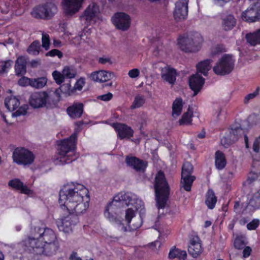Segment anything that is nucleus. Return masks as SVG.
Wrapping results in <instances>:
<instances>
[{"label":"nucleus","mask_w":260,"mask_h":260,"mask_svg":"<svg viewBox=\"0 0 260 260\" xmlns=\"http://www.w3.org/2000/svg\"><path fill=\"white\" fill-rule=\"evenodd\" d=\"M176 71L173 68L169 69L165 75V80L173 85L176 81Z\"/></svg>","instance_id":"nucleus-44"},{"label":"nucleus","mask_w":260,"mask_h":260,"mask_svg":"<svg viewBox=\"0 0 260 260\" xmlns=\"http://www.w3.org/2000/svg\"><path fill=\"white\" fill-rule=\"evenodd\" d=\"M41 240L39 237L31 235V236L23 240L21 243V245L24 247L25 250H28L35 254H43L47 256L53 255L47 253L46 246L44 243L43 244L40 242Z\"/></svg>","instance_id":"nucleus-7"},{"label":"nucleus","mask_w":260,"mask_h":260,"mask_svg":"<svg viewBox=\"0 0 260 260\" xmlns=\"http://www.w3.org/2000/svg\"><path fill=\"white\" fill-rule=\"evenodd\" d=\"M193 166L189 162L184 163L182 168L181 177L192 176Z\"/></svg>","instance_id":"nucleus-42"},{"label":"nucleus","mask_w":260,"mask_h":260,"mask_svg":"<svg viewBox=\"0 0 260 260\" xmlns=\"http://www.w3.org/2000/svg\"><path fill=\"white\" fill-rule=\"evenodd\" d=\"M88 191L83 185L77 184H68L64 185L60 190L59 204L60 206L64 205L65 203L73 204V201L81 202L86 201V198H89Z\"/></svg>","instance_id":"nucleus-1"},{"label":"nucleus","mask_w":260,"mask_h":260,"mask_svg":"<svg viewBox=\"0 0 260 260\" xmlns=\"http://www.w3.org/2000/svg\"><path fill=\"white\" fill-rule=\"evenodd\" d=\"M140 71L138 69H134L130 70L128 72V75L131 78H134L139 76Z\"/></svg>","instance_id":"nucleus-64"},{"label":"nucleus","mask_w":260,"mask_h":260,"mask_svg":"<svg viewBox=\"0 0 260 260\" xmlns=\"http://www.w3.org/2000/svg\"><path fill=\"white\" fill-rule=\"evenodd\" d=\"M234 66H214L213 70L217 75L225 76L231 73Z\"/></svg>","instance_id":"nucleus-35"},{"label":"nucleus","mask_w":260,"mask_h":260,"mask_svg":"<svg viewBox=\"0 0 260 260\" xmlns=\"http://www.w3.org/2000/svg\"><path fill=\"white\" fill-rule=\"evenodd\" d=\"M42 47L47 50L50 47V39L48 35L46 34H42Z\"/></svg>","instance_id":"nucleus-53"},{"label":"nucleus","mask_w":260,"mask_h":260,"mask_svg":"<svg viewBox=\"0 0 260 260\" xmlns=\"http://www.w3.org/2000/svg\"><path fill=\"white\" fill-rule=\"evenodd\" d=\"M31 78L23 77L18 80V84L21 86L29 85L31 86Z\"/></svg>","instance_id":"nucleus-54"},{"label":"nucleus","mask_w":260,"mask_h":260,"mask_svg":"<svg viewBox=\"0 0 260 260\" xmlns=\"http://www.w3.org/2000/svg\"><path fill=\"white\" fill-rule=\"evenodd\" d=\"M26 0H17L16 6L12 9V13L15 15H20L24 12L23 5Z\"/></svg>","instance_id":"nucleus-40"},{"label":"nucleus","mask_w":260,"mask_h":260,"mask_svg":"<svg viewBox=\"0 0 260 260\" xmlns=\"http://www.w3.org/2000/svg\"><path fill=\"white\" fill-rule=\"evenodd\" d=\"M235 57L232 54H225L222 56L215 65H234Z\"/></svg>","instance_id":"nucleus-36"},{"label":"nucleus","mask_w":260,"mask_h":260,"mask_svg":"<svg viewBox=\"0 0 260 260\" xmlns=\"http://www.w3.org/2000/svg\"><path fill=\"white\" fill-rule=\"evenodd\" d=\"M98 63L100 64H112L115 63V61L111 56L104 55L98 58Z\"/></svg>","instance_id":"nucleus-47"},{"label":"nucleus","mask_w":260,"mask_h":260,"mask_svg":"<svg viewBox=\"0 0 260 260\" xmlns=\"http://www.w3.org/2000/svg\"><path fill=\"white\" fill-rule=\"evenodd\" d=\"M64 76L67 78H73L75 77L76 71L71 66H66L62 70Z\"/></svg>","instance_id":"nucleus-46"},{"label":"nucleus","mask_w":260,"mask_h":260,"mask_svg":"<svg viewBox=\"0 0 260 260\" xmlns=\"http://www.w3.org/2000/svg\"><path fill=\"white\" fill-rule=\"evenodd\" d=\"M67 112L72 118H80L83 112V105L80 103H74L67 109Z\"/></svg>","instance_id":"nucleus-26"},{"label":"nucleus","mask_w":260,"mask_h":260,"mask_svg":"<svg viewBox=\"0 0 260 260\" xmlns=\"http://www.w3.org/2000/svg\"><path fill=\"white\" fill-rule=\"evenodd\" d=\"M192 111L189 108L186 112L183 114L182 118L179 121L180 125L187 124L191 123Z\"/></svg>","instance_id":"nucleus-43"},{"label":"nucleus","mask_w":260,"mask_h":260,"mask_svg":"<svg viewBox=\"0 0 260 260\" xmlns=\"http://www.w3.org/2000/svg\"><path fill=\"white\" fill-rule=\"evenodd\" d=\"M52 93L53 98L56 101V104L60 100V94L62 93L66 95L70 96L74 94L73 88L70 83L63 84L54 91H51Z\"/></svg>","instance_id":"nucleus-24"},{"label":"nucleus","mask_w":260,"mask_h":260,"mask_svg":"<svg viewBox=\"0 0 260 260\" xmlns=\"http://www.w3.org/2000/svg\"><path fill=\"white\" fill-rule=\"evenodd\" d=\"M215 164L216 168L218 170L223 169L226 164L224 154L221 151H217L215 153Z\"/></svg>","instance_id":"nucleus-33"},{"label":"nucleus","mask_w":260,"mask_h":260,"mask_svg":"<svg viewBox=\"0 0 260 260\" xmlns=\"http://www.w3.org/2000/svg\"><path fill=\"white\" fill-rule=\"evenodd\" d=\"M28 101L30 106L35 109L51 108L56 105V101L51 91L34 92L30 94Z\"/></svg>","instance_id":"nucleus-6"},{"label":"nucleus","mask_w":260,"mask_h":260,"mask_svg":"<svg viewBox=\"0 0 260 260\" xmlns=\"http://www.w3.org/2000/svg\"><path fill=\"white\" fill-rule=\"evenodd\" d=\"M125 161L127 165L137 171H144L147 166V162L136 157H126Z\"/></svg>","instance_id":"nucleus-25"},{"label":"nucleus","mask_w":260,"mask_h":260,"mask_svg":"<svg viewBox=\"0 0 260 260\" xmlns=\"http://www.w3.org/2000/svg\"><path fill=\"white\" fill-rule=\"evenodd\" d=\"M260 149V136L256 138L253 142L252 149L254 152L258 153Z\"/></svg>","instance_id":"nucleus-59"},{"label":"nucleus","mask_w":260,"mask_h":260,"mask_svg":"<svg viewBox=\"0 0 260 260\" xmlns=\"http://www.w3.org/2000/svg\"><path fill=\"white\" fill-rule=\"evenodd\" d=\"M47 82V79L46 77H40L37 78H31V86L39 89L44 87Z\"/></svg>","instance_id":"nucleus-39"},{"label":"nucleus","mask_w":260,"mask_h":260,"mask_svg":"<svg viewBox=\"0 0 260 260\" xmlns=\"http://www.w3.org/2000/svg\"><path fill=\"white\" fill-rule=\"evenodd\" d=\"M154 189L156 205L159 209L162 208V172L161 170L155 177Z\"/></svg>","instance_id":"nucleus-19"},{"label":"nucleus","mask_w":260,"mask_h":260,"mask_svg":"<svg viewBox=\"0 0 260 260\" xmlns=\"http://www.w3.org/2000/svg\"><path fill=\"white\" fill-rule=\"evenodd\" d=\"M81 22L88 25L92 22L101 19L99 6L94 3H91L79 17Z\"/></svg>","instance_id":"nucleus-9"},{"label":"nucleus","mask_w":260,"mask_h":260,"mask_svg":"<svg viewBox=\"0 0 260 260\" xmlns=\"http://www.w3.org/2000/svg\"><path fill=\"white\" fill-rule=\"evenodd\" d=\"M182 106V100L181 99H176L174 101L172 106V115L174 118H176L181 114Z\"/></svg>","instance_id":"nucleus-34"},{"label":"nucleus","mask_w":260,"mask_h":260,"mask_svg":"<svg viewBox=\"0 0 260 260\" xmlns=\"http://www.w3.org/2000/svg\"><path fill=\"white\" fill-rule=\"evenodd\" d=\"M89 198H86V201L80 202L73 201V204H70L69 202H66L64 205L60 206L63 210H67L69 213H75L76 215H80L84 213L88 208Z\"/></svg>","instance_id":"nucleus-14"},{"label":"nucleus","mask_w":260,"mask_h":260,"mask_svg":"<svg viewBox=\"0 0 260 260\" xmlns=\"http://www.w3.org/2000/svg\"><path fill=\"white\" fill-rule=\"evenodd\" d=\"M135 212L133 209L131 208H128L126 211L125 213V219L127 221L128 223H131V221L132 219L134 217Z\"/></svg>","instance_id":"nucleus-58"},{"label":"nucleus","mask_w":260,"mask_h":260,"mask_svg":"<svg viewBox=\"0 0 260 260\" xmlns=\"http://www.w3.org/2000/svg\"><path fill=\"white\" fill-rule=\"evenodd\" d=\"M260 91V87H257L255 90L252 92L250 93L249 94H248L246 95L244 99V103L245 104H248L249 101L253 99H254L255 97H256L259 93Z\"/></svg>","instance_id":"nucleus-49"},{"label":"nucleus","mask_w":260,"mask_h":260,"mask_svg":"<svg viewBox=\"0 0 260 260\" xmlns=\"http://www.w3.org/2000/svg\"><path fill=\"white\" fill-rule=\"evenodd\" d=\"M77 137V134L74 133L70 138L61 140L58 145V153L61 156L60 161L62 165L69 164L76 159L74 151Z\"/></svg>","instance_id":"nucleus-5"},{"label":"nucleus","mask_w":260,"mask_h":260,"mask_svg":"<svg viewBox=\"0 0 260 260\" xmlns=\"http://www.w3.org/2000/svg\"><path fill=\"white\" fill-rule=\"evenodd\" d=\"M112 125L121 139H129L133 136V130L124 124L113 123Z\"/></svg>","instance_id":"nucleus-22"},{"label":"nucleus","mask_w":260,"mask_h":260,"mask_svg":"<svg viewBox=\"0 0 260 260\" xmlns=\"http://www.w3.org/2000/svg\"><path fill=\"white\" fill-rule=\"evenodd\" d=\"M186 256V251L177 248L176 247H172L169 253V257L170 258H178L180 260H184Z\"/></svg>","instance_id":"nucleus-31"},{"label":"nucleus","mask_w":260,"mask_h":260,"mask_svg":"<svg viewBox=\"0 0 260 260\" xmlns=\"http://www.w3.org/2000/svg\"><path fill=\"white\" fill-rule=\"evenodd\" d=\"M132 205L136 210H138L143 205V203L139 199H133L131 193H124L114 197L113 200L107 206L105 216L109 220H113L117 207L127 206Z\"/></svg>","instance_id":"nucleus-2"},{"label":"nucleus","mask_w":260,"mask_h":260,"mask_svg":"<svg viewBox=\"0 0 260 260\" xmlns=\"http://www.w3.org/2000/svg\"><path fill=\"white\" fill-rule=\"evenodd\" d=\"M27 109L28 105L24 104L19 107L18 109L12 114V116L13 117H17L21 115H24L26 114Z\"/></svg>","instance_id":"nucleus-52"},{"label":"nucleus","mask_w":260,"mask_h":260,"mask_svg":"<svg viewBox=\"0 0 260 260\" xmlns=\"http://www.w3.org/2000/svg\"><path fill=\"white\" fill-rule=\"evenodd\" d=\"M52 76L56 83L58 84H60L63 83L64 80V78L66 77L62 72L61 73L57 71H55L52 73Z\"/></svg>","instance_id":"nucleus-48"},{"label":"nucleus","mask_w":260,"mask_h":260,"mask_svg":"<svg viewBox=\"0 0 260 260\" xmlns=\"http://www.w3.org/2000/svg\"><path fill=\"white\" fill-rule=\"evenodd\" d=\"M85 0H62L61 6L63 13L68 16L77 13L82 7Z\"/></svg>","instance_id":"nucleus-16"},{"label":"nucleus","mask_w":260,"mask_h":260,"mask_svg":"<svg viewBox=\"0 0 260 260\" xmlns=\"http://www.w3.org/2000/svg\"><path fill=\"white\" fill-rule=\"evenodd\" d=\"M113 98V94L111 92H108L106 94L99 95L97 99L104 102H108L111 100Z\"/></svg>","instance_id":"nucleus-60"},{"label":"nucleus","mask_w":260,"mask_h":260,"mask_svg":"<svg viewBox=\"0 0 260 260\" xmlns=\"http://www.w3.org/2000/svg\"><path fill=\"white\" fill-rule=\"evenodd\" d=\"M69 214L64 217L58 219L57 225L60 231L64 233H70L72 231L74 226L79 221L78 215L75 213Z\"/></svg>","instance_id":"nucleus-12"},{"label":"nucleus","mask_w":260,"mask_h":260,"mask_svg":"<svg viewBox=\"0 0 260 260\" xmlns=\"http://www.w3.org/2000/svg\"><path fill=\"white\" fill-rule=\"evenodd\" d=\"M203 41V37L199 32L191 31L179 36L177 45L185 52H195L200 50Z\"/></svg>","instance_id":"nucleus-4"},{"label":"nucleus","mask_w":260,"mask_h":260,"mask_svg":"<svg viewBox=\"0 0 260 260\" xmlns=\"http://www.w3.org/2000/svg\"><path fill=\"white\" fill-rule=\"evenodd\" d=\"M46 56H50L51 57H54L55 56H57L58 58H61L62 56V53L57 49H53L50 51L47 52L46 53Z\"/></svg>","instance_id":"nucleus-62"},{"label":"nucleus","mask_w":260,"mask_h":260,"mask_svg":"<svg viewBox=\"0 0 260 260\" xmlns=\"http://www.w3.org/2000/svg\"><path fill=\"white\" fill-rule=\"evenodd\" d=\"M113 75L105 71H100L93 72L91 75V79L94 81L104 82L109 80Z\"/></svg>","instance_id":"nucleus-27"},{"label":"nucleus","mask_w":260,"mask_h":260,"mask_svg":"<svg viewBox=\"0 0 260 260\" xmlns=\"http://www.w3.org/2000/svg\"><path fill=\"white\" fill-rule=\"evenodd\" d=\"M57 12L56 6L49 3L35 7L31 12L32 16L36 18L49 19Z\"/></svg>","instance_id":"nucleus-11"},{"label":"nucleus","mask_w":260,"mask_h":260,"mask_svg":"<svg viewBox=\"0 0 260 260\" xmlns=\"http://www.w3.org/2000/svg\"><path fill=\"white\" fill-rule=\"evenodd\" d=\"M260 207V189L251 192L247 196V208L250 210H255Z\"/></svg>","instance_id":"nucleus-23"},{"label":"nucleus","mask_w":260,"mask_h":260,"mask_svg":"<svg viewBox=\"0 0 260 260\" xmlns=\"http://www.w3.org/2000/svg\"><path fill=\"white\" fill-rule=\"evenodd\" d=\"M170 192V186L164 176V213L173 215L178 212V208L176 205L168 200Z\"/></svg>","instance_id":"nucleus-13"},{"label":"nucleus","mask_w":260,"mask_h":260,"mask_svg":"<svg viewBox=\"0 0 260 260\" xmlns=\"http://www.w3.org/2000/svg\"><path fill=\"white\" fill-rule=\"evenodd\" d=\"M23 182L19 179H14L9 181L8 185L13 188L19 190L22 187Z\"/></svg>","instance_id":"nucleus-50"},{"label":"nucleus","mask_w":260,"mask_h":260,"mask_svg":"<svg viewBox=\"0 0 260 260\" xmlns=\"http://www.w3.org/2000/svg\"><path fill=\"white\" fill-rule=\"evenodd\" d=\"M70 43L75 46H80L84 49H88L93 45L92 42L90 38L85 36L84 32H82L75 37L69 38Z\"/></svg>","instance_id":"nucleus-20"},{"label":"nucleus","mask_w":260,"mask_h":260,"mask_svg":"<svg viewBox=\"0 0 260 260\" xmlns=\"http://www.w3.org/2000/svg\"><path fill=\"white\" fill-rule=\"evenodd\" d=\"M197 73L192 75L189 78V85L190 89L193 91V96L196 95L202 89L205 83V80L199 73L207 76L208 72L211 69V66H197Z\"/></svg>","instance_id":"nucleus-8"},{"label":"nucleus","mask_w":260,"mask_h":260,"mask_svg":"<svg viewBox=\"0 0 260 260\" xmlns=\"http://www.w3.org/2000/svg\"><path fill=\"white\" fill-rule=\"evenodd\" d=\"M40 50V42L38 41L33 42L27 49L28 53L31 55H36L39 54Z\"/></svg>","instance_id":"nucleus-41"},{"label":"nucleus","mask_w":260,"mask_h":260,"mask_svg":"<svg viewBox=\"0 0 260 260\" xmlns=\"http://www.w3.org/2000/svg\"><path fill=\"white\" fill-rule=\"evenodd\" d=\"M16 75L18 76L24 75L26 73V66H15Z\"/></svg>","instance_id":"nucleus-57"},{"label":"nucleus","mask_w":260,"mask_h":260,"mask_svg":"<svg viewBox=\"0 0 260 260\" xmlns=\"http://www.w3.org/2000/svg\"><path fill=\"white\" fill-rule=\"evenodd\" d=\"M236 24V20L232 15L226 16L222 21V26L225 31L232 30Z\"/></svg>","instance_id":"nucleus-29"},{"label":"nucleus","mask_w":260,"mask_h":260,"mask_svg":"<svg viewBox=\"0 0 260 260\" xmlns=\"http://www.w3.org/2000/svg\"><path fill=\"white\" fill-rule=\"evenodd\" d=\"M5 104L6 108L9 111H14L20 105V102L18 98L14 96L7 98L5 100Z\"/></svg>","instance_id":"nucleus-30"},{"label":"nucleus","mask_w":260,"mask_h":260,"mask_svg":"<svg viewBox=\"0 0 260 260\" xmlns=\"http://www.w3.org/2000/svg\"><path fill=\"white\" fill-rule=\"evenodd\" d=\"M27 63V58L24 56H20L17 58L15 65H25Z\"/></svg>","instance_id":"nucleus-63"},{"label":"nucleus","mask_w":260,"mask_h":260,"mask_svg":"<svg viewBox=\"0 0 260 260\" xmlns=\"http://www.w3.org/2000/svg\"><path fill=\"white\" fill-rule=\"evenodd\" d=\"M111 21L116 28L123 31L127 30L131 25L130 16L123 12L114 14L111 18Z\"/></svg>","instance_id":"nucleus-15"},{"label":"nucleus","mask_w":260,"mask_h":260,"mask_svg":"<svg viewBox=\"0 0 260 260\" xmlns=\"http://www.w3.org/2000/svg\"><path fill=\"white\" fill-rule=\"evenodd\" d=\"M245 38L247 43L251 46L260 45V29L246 34Z\"/></svg>","instance_id":"nucleus-28"},{"label":"nucleus","mask_w":260,"mask_h":260,"mask_svg":"<svg viewBox=\"0 0 260 260\" xmlns=\"http://www.w3.org/2000/svg\"><path fill=\"white\" fill-rule=\"evenodd\" d=\"M31 234L39 237L46 246L47 253L54 254L59 248L56 234L51 229L35 226L31 228Z\"/></svg>","instance_id":"nucleus-3"},{"label":"nucleus","mask_w":260,"mask_h":260,"mask_svg":"<svg viewBox=\"0 0 260 260\" xmlns=\"http://www.w3.org/2000/svg\"><path fill=\"white\" fill-rule=\"evenodd\" d=\"M145 99L144 96L138 95L135 96L134 101L131 106L132 109H135L142 106L145 103Z\"/></svg>","instance_id":"nucleus-45"},{"label":"nucleus","mask_w":260,"mask_h":260,"mask_svg":"<svg viewBox=\"0 0 260 260\" xmlns=\"http://www.w3.org/2000/svg\"><path fill=\"white\" fill-rule=\"evenodd\" d=\"M12 158L13 161L18 165H29L35 159L33 153L28 150L23 148L18 147L14 149Z\"/></svg>","instance_id":"nucleus-10"},{"label":"nucleus","mask_w":260,"mask_h":260,"mask_svg":"<svg viewBox=\"0 0 260 260\" xmlns=\"http://www.w3.org/2000/svg\"><path fill=\"white\" fill-rule=\"evenodd\" d=\"M188 251L189 253L193 257H197L201 254L203 251L201 240L197 236H193L190 237Z\"/></svg>","instance_id":"nucleus-21"},{"label":"nucleus","mask_w":260,"mask_h":260,"mask_svg":"<svg viewBox=\"0 0 260 260\" xmlns=\"http://www.w3.org/2000/svg\"><path fill=\"white\" fill-rule=\"evenodd\" d=\"M217 202V198L212 189H208L206 194L205 204L208 208L212 209L215 207Z\"/></svg>","instance_id":"nucleus-32"},{"label":"nucleus","mask_w":260,"mask_h":260,"mask_svg":"<svg viewBox=\"0 0 260 260\" xmlns=\"http://www.w3.org/2000/svg\"><path fill=\"white\" fill-rule=\"evenodd\" d=\"M244 134V131L240 126L232 127L230 132L229 137L235 143Z\"/></svg>","instance_id":"nucleus-37"},{"label":"nucleus","mask_w":260,"mask_h":260,"mask_svg":"<svg viewBox=\"0 0 260 260\" xmlns=\"http://www.w3.org/2000/svg\"><path fill=\"white\" fill-rule=\"evenodd\" d=\"M259 224V220L258 219H254L247 224V228L249 230H254L257 228Z\"/></svg>","instance_id":"nucleus-56"},{"label":"nucleus","mask_w":260,"mask_h":260,"mask_svg":"<svg viewBox=\"0 0 260 260\" xmlns=\"http://www.w3.org/2000/svg\"><path fill=\"white\" fill-rule=\"evenodd\" d=\"M195 178L194 176L181 177L180 184L181 187H183L187 191H190L192 183Z\"/></svg>","instance_id":"nucleus-38"},{"label":"nucleus","mask_w":260,"mask_h":260,"mask_svg":"<svg viewBox=\"0 0 260 260\" xmlns=\"http://www.w3.org/2000/svg\"><path fill=\"white\" fill-rule=\"evenodd\" d=\"M220 143L222 146H223L224 147L226 148L230 145L234 143V142L229 137V138L223 137V138H222L221 139Z\"/></svg>","instance_id":"nucleus-61"},{"label":"nucleus","mask_w":260,"mask_h":260,"mask_svg":"<svg viewBox=\"0 0 260 260\" xmlns=\"http://www.w3.org/2000/svg\"><path fill=\"white\" fill-rule=\"evenodd\" d=\"M242 18L248 22L260 21V3L256 2L251 5L242 13Z\"/></svg>","instance_id":"nucleus-17"},{"label":"nucleus","mask_w":260,"mask_h":260,"mask_svg":"<svg viewBox=\"0 0 260 260\" xmlns=\"http://www.w3.org/2000/svg\"><path fill=\"white\" fill-rule=\"evenodd\" d=\"M85 84V81L84 79L80 78L79 79L74 85V86L73 87L74 93H75L76 90H81L83 85Z\"/></svg>","instance_id":"nucleus-55"},{"label":"nucleus","mask_w":260,"mask_h":260,"mask_svg":"<svg viewBox=\"0 0 260 260\" xmlns=\"http://www.w3.org/2000/svg\"><path fill=\"white\" fill-rule=\"evenodd\" d=\"M245 245L246 243L242 236H238L236 237L234 241V246L235 248L238 249H241L243 248Z\"/></svg>","instance_id":"nucleus-51"},{"label":"nucleus","mask_w":260,"mask_h":260,"mask_svg":"<svg viewBox=\"0 0 260 260\" xmlns=\"http://www.w3.org/2000/svg\"><path fill=\"white\" fill-rule=\"evenodd\" d=\"M188 2L189 0H179L176 3L173 13L176 21H179L187 18L188 12Z\"/></svg>","instance_id":"nucleus-18"}]
</instances>
